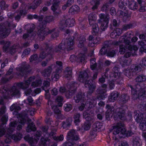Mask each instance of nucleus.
Masks as SVG:
<instances>
[{"label":"nucleus","mask_w":146,"mask_h":146,"mask_svg":"<svg viewBox=\"0 0 146 146\" xmlns=\"http://www.w3.org/2000/svg\"><path fill=\"white\" fill-rule=\"evenodd\" d=\"M79 117L80 115L79 114H77L74 117V122L76 125H77L80 122Z\"/></svg>","instance_id":"c9c22d12"},{"label":"nucleus","mask_w":146,"mask_h":146,"mask_svg":"<svg viewBox=\"0 0 146 146\" xmlns=\"http://www.w3.org/2000/svg\"><path fill=\"white\" fill-rule=\"evenodd\" d=\"M88 76V74L86 72L80 73L78 78V80L81 82H84V80L86 79Z\"/></svg>","instance_id":"f3484780"},{"label":"nucleus","mask_w":146,"mask_h":146,"mask_svg":"<svg viewBox=\"0 0 146 146\" xmlns=\"http://www.w3.org/2000/svg\"><path fill=\"white\" fill-rule=\"evenodd\" d=\"M119 146H128V145L126 142H124L122 143Z\"/></svg>","instance_id":"774afa93"},{"label":"nucleus","mask_w":146,"mask_h":146,"mask_svg":"<svg viewBox=\"0 0 146 146\" xmlns=\"http://www.w3.org/2000/svg\"><path fill=\"white\" fill-rule=\"evenodd\" d=\"M52 108L54 110L55 113H60V111L58 109V108L56 106L52 107Z\"/></svg>","instance_id":"8fccbe9b"},{"label":"nucleus","mask_w":146,"mask_h":146,"mask_svg":"<svg viewBox=\"0 0 146 146\" xmlns=\"http://www.w3.org/2000/svg\"><path fill=\"white\" fill-rule=\"evenodd\" d=\"M85 38H83L82 39V40H80L79 42V44H78V46L79 47H82V44L83 43V42L85 41Z\"/></svg>","instance_id":"603ef678"},{"label":"nucleus","mask_w":146,"mask_h":146,"mask_svg":"<svg viewBox=\"0 0 146 146\" xmlns=\"http://www.w3.org/2000/svg\"><path fill=\"white\" fill-rule=\"evenodd\" d=\"M63 100V98L62 97L60 96L57 99V101L58 102H59V103L58 105L59 107L61 106L62 105V103H61V102Z\"/></svg>","instance_id":"ea45409f"},{"label":"nucleus","mask_w":146,"mask_h":146,"mask_svg":"<svg viewBox=\"0 0 146 146\" xmlns=\"http://www.w3.org/2000/svg\"><path fill=\"white\" fill-rule=\"evenodd\" d=\"M118 68L117 67H115L113 70H115L114 74L112 73L111 74V77H117L116 76L118 77H119L120 75V73L119 72Z\"/></svg>","instance_id":"c85d7f7f"},{"label":"nucleus","mask_w":146,"mask_h":146,"mask_svg":"<svg viewBox=\"0 0 146 146\" xmlns=\"http://www.w3.org/2000/svg\"><path fill=\"white\" fill-rule=\"evenodd\" d=\"M9 92L10 94L13 96L18 95L20 94L19 91L16 89L15 87L13 88V89L9 91Z\"/></svg>","instance_id":"393cba45"},{"label":"nucleus","mask_w":146,"mask_h":146,"mask_svg":"<svg viewBox=\"0 0 146 146\" xmlns=\"http://www.w3.org/2000/svg\"><path fill=\"white\" fill-rule=\"evenodd\" d=\"M110 13L111 15H114L115 14V11L114 7H112L110 10Z\"/></svg>","instance_id":"a18cd8bd"},{"label":"nucleus","mask_w":146,"mask_h":146,"mask_svg":"<svg viewBox=\"0 0 146 146\" xmlns=\"http://www.w3.org/2000/svg\"><path fill=\"white\" fill-rule=\"evenodd\" d=\"M10 32V31L9 29H5L3 30V32L1 34H0V36L2 37H5L9 35Z\"/></svg>","instance_id":"c756f323"},{"label":"nucleus","mask_w":146,"mask_h":146,"mask_svg":"<svg viewBox=\"0 0 146 146\" xmlns=\"http://www.w3.org/2000/svg\"><path fill=\"white\" fill-rule=\"evenodd\" d=\"M122 32V30L121 29L117 28L111 33L110 36L112 38H114L119 35Z\"/></svg>","instance_id":"ddd939ff"},{"label":"nucleus","mask_w":146,"mask_h":146,"mask_svg":"<svg viewBox=\"0 0 146 146\" xmlns=\"http://www.w3.org/2000/svg\"><path fill=\"white\" fill-rule=\"evenodd\" d=\"M135 80L138 82L144 81L146 80V76L142 75L139 76L136 78Z\"/></svg>","instance_id":"a878e982"},{"label":"nucleus","mask_w":146,"mask_h":146,"mask_svg":"<svg viewBox=\"0 0 146 146\" xmlns=\"http://www.w3.org/2000/svg\"><path fill=\"white\" fill-rule=\"evenodd\" d=\"M53 17L52 16H50L47 17L46 18V21L47 22H50L52 21L53 20Z\"/></svg>","instance_id":"864d4df0"},{"label":"nucleus","mask_w":146,"mask_h":146,"mask_svg":"<svg viewBox=\"0 0 146 146\" xmlns=\"http://www.w3.org/2000/svg\"><path fill=\"white\" fill-rule=\"evenodd\" d=\"M96 60L95 58L92 59L90 60L91 68L92 70H94L96 66Z\"/></svg>","instance_id":"2f4dec72"},{"label":"nucleus","mask_w":146,"mask_h":146,"mask_svg":"<svg viewBox=\"0 0 146 146\" xmlns=\"http://www.w3.org/2000/svg\"><path fill=\"white\" fill-rule=\"evenodd\" d=\"M28 18L29 19H32L33 18L35 19L37 18V16L36 15H34L33 16L30 15L28 16Z\"/></svg>","instance_id":"e2e57ef3"},{"label":"nucleus","mask_w":146,"mask_h":146,"mask_svg":"<svg viewBox=\"0 0 146 146\" xmlns=\"http://www.w3.org/2000/svg\"><path fill=\"white\" fill-rule=\"evenodd\" d=\"M100 40V38H97L96 39H94L93 42V44H97L99 43V42Z\"/></svg>","instance_id":"680f3d73"},{"label":"nucleus","mask_w":146,"mask_h":146,"mask_svg":"<svg viewBox=\"0 0 146 146\" xmlns=\"http://www.w3.org/2000/svg\"><path fill=\"white\" fill-rule=\"evenodd\" d=\"M96 19V15L93 13L90 14L88 17V20L90 25H92Z\"/></svg>","instance_id":"aec40b11"},{"label":"nucleus","mask_w":146,"mask_h":146,"mask_svg":"<svg viewBox=\"0 0 146 146\" xmlns=\"http://www.w3.org/2000/svg\"><path fill=\"white\" fill-rule=\"evenodd\" d=\"M94 3V5L92 8L93 9H96L97 8V6L99 4V1L100 0H93Z\"/></svg>","instance_id":"58836bf2"},{"label":"nucleus","mask_w":146,"mask_h":146,"mask_svg":"<svg viewBox=\"0 0 146 146\" xmlns=\"http://www.w3.org/2000/svg\"><path fill=\"white\" fill-rule=\"evenodd\" d=\"M32 90L29 89L26 90L25 91V93L26 95L30 94L31 93Z\"/></svg>","instance_id":"13d9d810"},{"label":"nucleus","mask_w":146,"mask_h":146,"mask_svg":"<svg viewBox=\"0 0 146 146\" xmlns=\"http://www.w3.org/2000/svg\"><path fill=\"white\" fill-rule=\"evenodd\" d=\"M37 57V56L36 55H34L31 56L30 58V61L32 62L34 60H36Z\"/></svg>","instance_id":"09e8293b"},{"label":"nucleus","mask_w":146,"mask_h":146,"mask_svg":"<svg viewBox=\"0 0 146 146\" xmlns=\"http://www.w3.org/2000/svg\"><path fill=\"white\" fill-rule=\"evenodd\" d=\"M109 86L110 88L111 89H113L114 87V84L112 82H110L109 83Z\"/></svg>","instance_id":"338daca9"},{"label":"nucleus","mask_w":146,"mask_h":146,"mask_svg":"<svg viewBox=\"0 0 146 146\" xmlns=\"http://www.w3.org/2000/svg\"><path fill=\"white\" fill-rule=\"evenodd\" d=\"M19 119L20 121L19 123H16V122L13 123L11 122L9 125V127L8 129L7 132V133L6 137L7 138L5 139V141L7 143H9L11 142V139H12L15 141H17L21 139L22 137V135L20 133L17 135H14L11 137L10 132H12L15 128L16 126H17V129L20 130L22 128V127L25 124V119L23 115L19 114Z\"/></svg>","instance_id":"f257e3e1"},{"label":"nucleus","mask_w":146,"mask_h":146,"mask_svg":"<svg viewBox=\"0 0 146 146\" xmlns=\"http://www.w3.org/2000/svg\"><path fill=\"white\" fill-rule=\"evenodd\" d=\"M138 2L139 4L140 5L141 7L140 9V11L141 12H143L145 11L146 7L143 6V5H144L145 4V2L143 1H142L141 0H138Z\"/></svg>","instance_id":"cd10ccee"},{"label":"nucleus","mask_w":146,"mask_h":146,"mask_svg":"<svg viewBox=\"0 0 146 146\" xmlns=\"http://www.w3.org/2000/svg\"><path fill=\"white\" fill-rule=\"evenodd\" d=\"M58 5L56 4H54L53 6L51 7V9L54 12V14L55 16H56V14L58 13L57 11L58 9Z\"/></svg>","instance_id":"bb28decb"},{"label":"nucleus","mask_w":146,"mask_h":146,"mask_svg":"<svg viewBox=\"0 0 146 146\" xmlns=\"http://www.w3.org/2000/svg\"><path fill=\"white\" fill-rule=\"evenodd\" d=\"M139 45L141 46L139 49L140 52H145L146 53V49H145L146 46V44H144V41L141 40L139 42Z\"/></svg>","instance_id":"5701e85b"},{"label":"nucleus","mask_w":146,"mask_h":146,"mask_svg":"<svg viewBox=\"0 0 146 146\" xmlns=\"http://www.w3.org/2000/svg\"><path fill=\"white\" fill-rule=\"evenodd\" d=\"M141 70V68L140 66L139 67L138 66H135V68L133 70V68L131 70H127L126 71L125 74L126 76H127L129 78H131V74H132V73H131V72H135L136 71H137L138 72L140 71Z\"/></svg>","instance_id":"f8f14e48"},{"label":"nucleus","mask_w":146,"mask_h":146,"mask_svg":"<svg viewBox=\"0 0 146 146\" xmlns=\"http://www.w3.org/2000/svg\"><path fill=\"white\" fill-rule=\"evenodd\" d=\"M34 92L35 93L37 94L40 92V89L39 88H37L35 90Z\"/></svg>","instance_id":"69168bd1"},{"label":"nucleus","mask_w":146,"mask_h":146,"mask_svg":"<svg viewBox=\"0 0 146 146\" xmlns=\"http://www.w3.org/2000/svg\"><path fill=\"white\" fill-rule=\"evenodd\" d=\"M38 1V0H35V1L34 3L35 4V6L34 7H32V8L33 9L35 8L36 7L37 5L40 3L41 1Z\"/></svg>","instance_id":"c03bdc74"},{"label":"nucleus","mask_w":146,"mask_h":146,"mask_svg":"<svg viewBox=\"0 0 146 146\" xmlns=\"http://www.w3.org/2000/svg\"><path fill=\"white\" fill-rule=\"evenodd\" d=\"M63 23H65L66 26L71 27L73 26L75 23L74 19H72L71 20L69 19H67L65 21H63L62 22Z\"/></svg>","instance_id":"dca6fc26"},{"label":"nucleus","mask_w":146,"mask_h":146,"mask_svg":"<svg viewBox=\"0 0 146 146\" xmlns=\"http://www.w3.org/2000/svg\"><path fill=\"white\" fill-rule=\"evenodd\" d=\"M64 110L66 111H70L72 109V106L70 104H66L64 105Z\"/></svg>","instance_id":"f704fd0d"},{"label":"nucleus","mask_w":146,"mask_h":146,"mask_svg":"<svg viewBox=\"0 0 146 146\" xmlns=\"http://www.w3.org/2000/svg\"><path fill=\"white\" fill-rule=\"evenodd\" d=\"M67 137L68 140L70 139V138H72V137L74 138L73 140H77L79 139L78 136L74 130H72L68 133Z\"/></svg>","instance_id":"9b49d317"},{"label":"nucleus","mask_w":146,"mask_h":146,"mask_svg":"<svg viewBox=\"0 0 146 146\" xmlns=\"http://www.w3.org/2000/svg\"><path fill=\"white\" fill-rule=\"evenodd\" d=\"M143 115L140 113L138 115H135L134 118L137 122H140V128L142 131H144L143 133L142 136L145 138L146 141V120H143Z\"/></svg>","instance_id":"7ed1b4c3"},{"label":"nucleus","mask_w":146,"mask_h":146,"mask_svg":"<svg viewBox=\"0 0 146 146\" xmlns=\"http://www.w3.org/2000/svg\"><path fill=\"white\" fill-rule=\"evenodd\" d=\"M5 130L4 128L1 129V128H0V136H2V135H3L5 134Z\"/></svg>","instance_id":"052dcab7"},{"label":"nucleus","mask_w":146,"mask_h":146,"mask_svg":"<svg viewBox=\"0 0 146 146\" xmlns=\"http://www.w3.org/2000/svg\"><path fill=\"white\" fill-rule=\"evenodd\" d=\"M115 53V51L113 50L111 52H109L108 53V56L110 57H112L114 56Z\"/></svg>","instance_id":"49530a36"},{"label":"nucleus","mask_w":146,"mask_h":146,"mask_svg":"<svg viewBox=\"0 0 146 146\" xmlns=\"http://www.w3.org/2000/svg\"><path fill=\"white\" fill-rule=\"evenodd\" d=\"M56 64L57 65L56 66L54 65H52L45 70L46 75L48 76V75L50 73L52 69L53 70L54 68L56 70L58 68H61L62 65L61 62L60 61H57L56 62Z\"/></svg>","instance_id":"1a4fd4ad"},{"label":"nucleus","mask_w":146,"mask_h":146,"mask_svg":"<svg viewBox=\"0 0 146 146\" xmlns=\"http://www.w3.org/2000/svg\"><path fill=\"white\" fill-rule=\"evenodd\" d=\"M120 40L121 42H129V41L126 40L125 38L123 37H121L120 38Z\"/></svg>","instance_id":"0e129e2a"},{"label":"nucleus","mask_w":146,"mask_h":146,"mask_svg":"<svg viewBox=\"0 0 146 146\" xmlns=\"http://www.w3.org/2000/svg\"><path fill=\"white\" fill-rule=\"evenodd\" d=\"M73 39L74 38L72 37L68 40V43L66 44H63L62 43L60 44L59 46V48L62 49L64 46H65V47H66L68 50H70L72 49L74 44Z\"/></svg>","instance_id":"6e6552de"},{"label":"nucleus","mask_w":146,"mask_h":146,"mask_svg":"<svg viewBox=\"0 0 146 146\" xmlns=\"http://www.w3.org/2000/svg\"><path fill=\"white\" fill-rule=\"evenodd\" d=\"M141 142L140 139L139 138H136L133 142V146H141Z\"/></svg>","instance_id":"7c9ffc66"},{"label":"nucleus","mask_w":146,"mask_h":146,"mask_svg":"<svg viewBox=\"0 0 146 146\" xmlns=\"http://www.w3.org/2000/svg\"><path fill=\"white\" fill-rule=\"evenodd\" d=\"M99 23L101 25V28L102 30H105L107 27L109 21V17L108 15L101 14L99 15Z\"/></svg>","instance_id":"423d86ee"},{"label":"nucleus","mask_w":146,"mask_h":146,"mask_svg":"<svg viewBox=\"0 0 146 146\" xmlns=\"http://www.w3.org/2000/svg\"><path fill=\"white\" fill-rule=\"evenodd\" d=\"M8 117L7 115L3 116L1 119V121L3 124H5L8 120Z\"/></svg>","instance_id":"79ce46f5"},{"label":"nucleus","mask_w":146,"mask_h":146,"mask_svg":"<svg viewBox=\"0 0 146 146\" xmlns=\"http://www.w3.org/2000/svg\"><path fill=\"white\" fill-rule=\"evenodd\" d=\"M131 60L129 59V60H125V61L124 62L123 65L124 66L128 65L129 64H130V62H131Z\"/></svg>","instance_id":"6e6d98bb"},{"label":"nucleus","mask_w":146,"mask_h":146,"mask_svg":"<svg viewBox=\"0 0 146 146\" xmlns=\"http://www.w3.org/2000/svg\"><path fill=\"white\" fill-rule=\"evenodd\" d=\"M142 66H144V68H146V59H143L142 61Z\"/></svg>","instance_id":"bf43d9fd"},{"label":"nucleus","mask_w":146,"mask_h":146,"mask_svg":"<svg viewBox=\"0 0 146 146\" xmlns=\"http://www.w3.org/2000/svg\"><path fill=\"white\" fill-rule=\"evenodd\" d=\"M118 96L117 92H115L112 93L109 98L110 101L111 102H113L114 100L117 99Z\"/></svg>","instance_id":"b1692460"},{"label":"nucleus","mask_w":146,"mask_h":146,"mask_svg":"<svg viewBox=\"0 0 146 146\" xmlns=\"http://www.w3.org/2000/svg\"><path fill=\"white\" fill-rule=\"evenodd\" d=\"M127 3L129 4V5H128L127 7L132 10H134L137 9L138 8V6L136 2L134 1H132L131 2L128 1Z\"/></svg>","instance_id":"a211bd4d"},{"label":"nucleus","mask_w":146,"mask_h":146,"mask_svg":"<svg viewBox=\"0 0 146 146\" xmlns=\"http://www.w3.org/2000/svg\"><path fill=\"white\" fill-rule=\"evenodd\" d=\"M54 135V133L52 132L49 134V136L50 137L53 138L54 140L58 141H62L64 139L63 136L62 135H60L59 137H56Z\"/></svg>","instance_id":"412c9836"},{"label":"nucleus","mask_w":146,"mask_h":146,"mask_svg":"<svg viewBox=\"0 0 146 146\" xmlns=\"http://www.w3.org/2000/svg\"><path fill=\"white\" fill-rule=\"evenodd\" d=\"M59 78V76L57 73L53 72L52 74V78L53 80L56 81Z\"/></svg>","instance_id":"72a5a7b5"},{"label":"nucleus","mask_w":146,"mask_h":146,"mask_svg":"<svg viewBox=\"0 0 146 146\" xmlns=\"http://www.w3.org/2000/svg\"><path fill=\"white\" fill-rule=\"evenodd\" d=\"M88 112L85 111L83 113V117L84 118L87 119V118L89 117L90 115V113L87 114Z\"/></svg>","instance_id":"3c124183"},{"label":"nucleus","mask_w":146,"mask_h":146,"mask_svg":"<svg viewBox=\"0 0 146 146\" xmlns=\"http://www.w3.org/2000/svg\"><path fill=\"white\" fill-rule=\"evenodd\" d=\"M99 31V28L98 25L96 24H94L92 26V32L94 35H96V33H98Z\"/></svg>","instance_id":"473e14b6"},{"label":"nucleus","mask_w":146,"mask_h":146,"mask_svg":"<svg viewBox=\"0 0 146 146\" xmlns=\"http://www.w3.org/2000/svg\"><path fill=\"white\" fill-rule=\"evenodd\" d=\"M20 108L19 106L17 104H13L10 108L11 110L14 111V112L13 113L14 115L16 114L17 113V111L20 110Z\"/></svg>","instance_id":"6ab92c4d"},{"label":"nucleus","mask_w":146,"mask_h":146,"mask_svg":"<svg viewBox=\"0 0 146 146\" xmlns=\"http://www.w3.org/2000/svg\"><path fill=\"white\" fill-rule=\"evenodd\" d=\"M114 130L113 134L115 135H116L120 133L119 130H121L120 134H122L124 137L129 136L133 134V133L131 131H128L127 132L123 126L121 125L120 126L119 125L117 126H115L114 127Z\"/></svg>","instance_id":"39448f33"},{"label":"nucleus","mask_w":146,"mask_h":146,"mask_svg":"<svg viewBox=\"0 0 146 146\" xmlns=\"http://www.w3.org/2000/svg\"><path fill=\"white\" fill-rule=\"evenodd\" d=\"M80 11V8L77 5H75L72 6L69 9V12L73 13H76Z\"/></svg>","instance_id":"4be33fe9"},{"label":"nucleus","mask_w":146,"mask_h":146,"mask_svg":"<svg viewBox=\"0 0 146 146\" xmlns=\"http://www.w3.org/2000/svg\"><path fill=\"white\" fill-rule=\"evenodd\" d=\"M25 103H28L29 105H31L33 102L32 98L31 97H29L27 100H24Z\"/></svg>","instance_id":"e433bc0d"},{"label":"nucleus","mask_w":146,"mask_h":146,"mask_svg":"<svg viewBox=\"0 0 146 146\" xmlns=\"http://www.w3.org/2000/svg\"><path fill=\"white\" fill-rule=\"evenodd\" d=\"M90 128V123L87 122V123H85L84 125V129L86 130H88Z\"/></svg>","instance_id":"37998d69"},{"label":"nucleus","mask_w":146,"mask_h":146,"mask_svg":"<svg viewBox=\"0 0 146 146\" xmlns=\"http://www.w3.org/2000/svg\"><path fill=\"white\" fill-rule=\"evenodd\" d=\"M88 82H89L88 81H86V82H85V87H89L90 89L91 90L92 88V85H90V84H88Z\"/></svg>","instance_id":"de8ad7c7"},{"label":"nucleus","mask_w":146,"mask_h":146,"mask_svg":"<svg viewBox=\"0 0 146 146\" xmlns=\"http://www.w3.org/2000/svg\"><path fill=\"white\" fill-rule=\"evenodd\" d=\"M131 88V93L132 94L134 95L136 93V91L137 90V89L141 88V90L139 93L138 94V98L139 99L142 100L146 98V89L144 88H141L140 87V85L137 84L136 85V89Z\"/></svg>","instance_id":"0eeeda50"},{"label":"nucleus","mask_w":146,"mask_h":146,"mask_svg":"<svg viewBox=\"0 0 146 146\" xmlns=\"http://www.w3.org/2000/svg\"><path fill=\"white\" fill-rule=\"evenodd\" d=\"M34 77H31L28 80L25 82V83H21L18 84V87L21 88L23 89H25L27 88L29 84L32 82V83L31 85V89L35 88V87L39 85V84L40 83V81H36V82H33L34 80Z\"/></svg>","instance_id":"20e7f679"},{"label":"nucleus","mask_w":146,"mask_h":146,"mask_svg":"<svg viewBox=\"0 0 146 146\" xmlns=\"http://www.w3.org/2000/svg\"><path fill=\"white\" fill-rule=\"evenodd\" d=\"M52 93L53 95H55L57 94V91L56 89L54 88L52 91Z\"/></svg>","instance_id":"4d7b16f0"},{"label":"nucleus","mask_w":146,"mask_h":146,"mask_svg":"<svg viewBox=\"0 0 146 146\" xmlns=\"http://www.w3.org/2000/svg\"><path fill=\"white\" fill-rule=\"evenodd\" d=\"M28 123L29 124L26 130L27 131L29 132L32 131H34L36 129V127L35 125L31 123V120L29 119L28 121Z\"/></svg>","instance_id":"2eb2a0df"},{"label":"nucleus","mask_w":146,"mask_h":146,"mask_svg":"<svg viewBox=\"0 0 146 146\" xmlns=\"http://www.w3.org/2000/svg\"><path fill=\"white\" fill-rule=\"evenodd\" d=\"M72 73V70L71 68H67L66 69V71L65 73L66 74L68 73L69 76H71Z\"/></svg>","instance_id":"a19ab883"},{"label":"nucleus","mask_w":146,"mask_h":146,"mask_svg":"<svg viewBox=\"0 0 146 146\" xmlns=\"http://www.w3.org/2000/svg\"><path fill=\"white\" fill-rule=\"evenodd\" d=\"M48 141V139H46L43 138L41 139L40 140V145L41 146H46V142Z\"/></svg>","instance_id":"4c0bfd02"},{"label":"nucleus","mask_w":146,"mask_h":146,"mask_svg":"<svg viewBox=\"0 0 146 146\" xmlns=\"http://www.w3.org/2000/svg\"><path fill=\"white\" fill-rule=\"evenodd\" d=\"M73 2L74 0H68L66 5V6H70L73 3Z\"/></svg>","instance_id":"5fc2aeb1"},{"label":"nucleus","mask_w":146,"mask_h":146,"mask_svg":"<svg viewBox=\"0 0 146 146\" xmlns=\"http://www.w3.org/2000/svg\"><path fill=\"white\" fill-rule=\"evenodd\" d=\"M126 47H128V48L127 49V48H126L125 49V46H124L123 45L120 46L119 52L121 54H123L125 52V56L127 58L129 57L131 55L130 54L131 52L132 53V55H133L134 53H135L138 49L137 46L135 45L131 46L129 44H128Z\"/></svg>","instance_id":"f03ea898"},{"label":"nucleus","mask_w":146,"mask_h":146,"mask_svg":"<svg viewBox=\"0 0 146 146\" xmlns=\"http://www.w3.org/2000/svg\"><path fill=\"white\" fill-rule=\"evenodd\" d=\"M127 0H121L119 3V6L121 9L125 10L128 7Z\"/></svg>","instance_id":"4468645a"},{"label":"nucleus","mask_w":146,"mask_h":146,"mask_svg":"<svg viewBox=\"0 0 146 146\" xmlns=\"http://www.w3.org/2000/svg\"><path fill=\"white\" fill-rule=\"evenodd\" d=\"M40 134V133L39 131H38L37 132V134L35 137L34 139H32L31 138H29L27 140L31 144V146H34L33 145V144L36 143L37 141L39 139V136Z\"/></svg>","instance_id":"9d476101"}]
</instances>
